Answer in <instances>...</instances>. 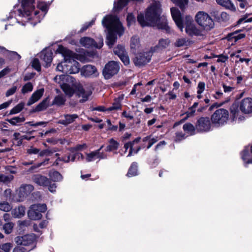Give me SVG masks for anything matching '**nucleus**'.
Masks as SVG:
<instances>
[{"label":"nucleus","instance_id":"obj_1","mask_svg":"<svg viewBox=\"0 0 252 252\" xmlns=\"http://www.w3.org/2000/svg\"><path fill=\"white\" fill-rule=\"evenodd\" d=\"M161 5L158 1H154L147 8L145 17L143 14L137 16V21L142 27L157 26L158 29L169 32L170 28L167 24L166 20L160 17Z\"/></svg>","mask_w":252,"mask_h":252},{"label":"nucleus","instance_id":"obj_2","mask_svg":"<svg viewBox=\"0 0 252 252\" xmlns=\"http://www.w3.org/2000/svg\"><path fill=\"white\" fill-rule=\"evenodd\" d=\"M102 24L108 30L106 44L111 48L117 41V34L121 36L124 29L117 17L112 15L105 16L102 21Z\"/></svg>","mask_w":252,"mask_h":252},{"label":"nucleus","instance_id":"obj_3","mask_svg":"<svg viewBox=\"0 0 252 252\" xmlns=\"http://www.w3.org/2000/svg\"><path fill=\"white\" fill-rule=\"evenodd\" d=\"M66 81L67 83H65L61 85V88L64 93L69 96H71L76 91L77 95L79 97H82V99L80 100V101L83 102L86 101L88 97L92 94V92L90 90L84 89L81 84L77 82L72 76L67 77Z\"/></svg>","mask_w":252,"mask_h":252},{"label":"nucleus","instance_id":"obj_4","mask_svg":"<svg viewBox=\"0 0 252 252\" xmlns=\"http://www.w3.org/2000/svg\"><path fill=\"white\" fill-rule=\"evenodd\" d=\"M57 52L62 54L64 60L66 61L67 68L64 70L66 74H75L79 72L81 69L79 63L75 60L76 58L74 53L62 45L59 46Z\"/></svg>","mask_w":252,"mask_h":252},{"label":"nucleus","instance_id":"obj_5","mask_svg":"<svg viewBox=\"0 0 252 252\" xmlns=\"http://www.w3.org/2000/svg\"><path fill=\"white\" fill-rule=\"evenodd\" d=\"M33 2L34 0H23L22 2V9H19L17 14L20 16L29 17L32 16L33 13V17H32V18L35 21L33 23V26H34L36 23L40 22V18L37 16L39 12V11L34 10Z\"/></svg>","mask_w":252,"mask_h":252},{"label":"nucleus","instance_id":"obj_6","mask_svg":"<svg viewBox=\"0 0 252 252\" xmlns=\"http://www.w3.org/2000/svg\"><path fill=\"white\" fill-rule=\"evenodd\" d=\"M196 22L206 30H210L214 27V22L209 15L203 12L199 11L196 15Z\"/></svg>","mask_w":252,"mask_h":252},{"label":"nucleus","instance_id":"obj_7","mask_svg":"<svg viewBox=\"0 0 252 252\" xmlns=\"http://www.w3.org/2000/svg\"><path fill=\"white\" fill-rule=\"evenodd\" d=\"M14 241L18 245L29 247L28 251H30L35 247L36 236L32 234L17 236L15 238Z\"/></svg>","mask_w":252,"mask_h":252},{"label":"nucleus","instance_id":"obj_8","mask_svg":"<svg viewBox=\"0 0 252 252\" xmlns=\"http://www.w3.org/2000/svg\"><path fill=\"white\" fill-rule=\"evenodd\" d=\"M229 113L224 109L217 110L212 115L211 120L213 124L218 126L223 125L226 123L228 119Z\"/></svg>","mask_w":252,"mask_h":252},{"label":"nucleus","instance_id":"obj_9","mask_svg":"<svg viewBox=\"0 0 252 252\" xmlns=\"http://www.w3.org/2000/svg\"><path fill=\"white\" fill-rule=\"evenodd\" d=\"M120 63L116 61L109 62L103 70V75L106 79L111 78L117 74L120 69Z\"/></svg>","mask_w":252,"mask_h":252},{"label":"nucleus","instance_id":"obj_10","mask_svg":"<svg viewBox=\"0 0 252 252\" xmlns=\"http://www.w3.org/2000/svg\"><path fill=\"white\" fill-rule=\"evenodd\" d=\"M80 43L83 46L86 48L95 47L96 48H100L103 45V38L100 37L97 43L93 39L88 37H84L80 39Z\"/></svg>","mask_w":252,"mask_h":252},{"label":"nucleus","instance_id":"obj_11","mask_svg":"<svg viewBox=\"0 0 252 252\" xmlns=\"http://www.w3.org/2000/svg\"><path fill=\"white\" fill-rule=\"evenodd\" d=\"M187 22L186 23V32L189 35H199L201 34V31L197 29L193 24L192 18L190 16L186 17Z\"/></svg>","mask_w":252,"mask_h":252},{"label":"nucleus","instance_id":"obj_12","mask_svg":"<svg viewBox=\"0 0 252 252\" xmlns=\"http://www.w3.org/2000/svg\"><path fill=\"white\" fill-rule=\"evenodd\" d=\"M151 59V55L149 52L140 53L134 59V63L136 66H142L149 63Z\"/></svg>","mask_w":252,"mask_h":252},{"label":"nucleus","instance_id":"obj_13","mask_svg":"<svg viewBox=\"0 0 252 252\" xmlns=\"http://www.w3.org/2000/svg\"><path fill=\"white\" fill-rule=\"evenodd\" d=\"M34 188L30 184H23L19 188L18 190V194L19 197V201H23L33 191Z\"/></svg>","mask_w":252,"mask_h":252},{"label":"nucleus","instance_id":"obj_14","mask_svg":"<svg viewBox=\"0 0 252 252\" xmlns=\"http://www.w3.org/2000/svg\"><path fill=\"white\" fill-rule=\"evenodd\" d=\"M196 128L199 131H208L210 129L211 123L209 118L201 117L198 121Z\"/></svg>","mask_w":252,"mask_h":252},{"label":"nucleus","instance_id":"obj_15","mask_svg":"<svg viewBox=\"0 0 252 252\" xmlns=\"http://www.w3.org/2000/svg\"><path fill=\"white\" fill-rule=\"evenodd\" d=\"M240 109L245 114L252 112V98L247 97L241 100L239 104Z\"/></svg>","mask_w":252,"mask_h":252},{"label":"nucleus","instance_id":"obj_16","mask_svg":"<svg viewBox=\"0 0 252 252\" xmlns=\"http://www.w3.org/2000/svg\"><path fill=\"white\" fill-rule=\"evenodd\" d=\"M171 13L175 23L181 31H183V25L181 18L180 11L176 8L172 7L171 8Z\"/></svg>","mask_w":252,"mask_h":252},{"label":"nucleus","instance_id":"obj_17","mask_svg":"<svg viewBox=\"0 0 252 252\" xmlns=\"http://www.w3.org/2000/svg\"><path fill=\"white\" fill-rule=\"evenodd\" d=\"M32 179L34 183L40 186L47 187L50 182L49 178L40 174L33 175Z\"/></svg>","mask_w":252,"mask_h":252},{"label":"nucleus","instance_id":"obj_18","mask_svg":"<svg viewBox=\"0 0 252 252\" xmlns=\"http://www.w3.org/2000/svg\"><path fill=\"white\" fill-rule=\"evenodd\" d=\"M81 75L88 77L92 76H95L97 72L96 69L94 66L92 65H84L80 69Z\"/></svg>","mask_w":252,"mask_h":252},{"label":"nucleus","instance_id":"obj_19","mask_svg":"<svg viewBox=\"0 0 252 252\" xmlns=\"http://www.w3.org/2000/svg\"><path fill=\"white\" fill-rule=\"evenodd\" d=\"M140 139H141V138L140 137H138L136 138L133 141H132L131 142H127V143H126V144H125V145H124V148L125 149V153H126L127 151V150L128 148L130 149L129 153L127 155V157H130L132 155L133 153L136 154L140 150V149H141L140 147H138L135 151H134L133 149V146L134 144V143H138L140 141Z\"/></svg>","mask_w":252,"mask_h":252},{"label":"nucleus","instance_id":"obj_20","mask_svg":"<svg viewBox=\"0 0 252 252\" xmlns=\"http://www.w3.org/2000/svg\"><path fill=\"white\" fill-rule=\"evenodd\" d=\"M62 119L58 121V123L67 126L70 124L73 123L75 120L78 118L77 114H65L62 116Z\"/></svg>","mask_w":252,"mask_h":252},{"label":"nucleus","instance_id":"obj_21","mask_svg":"<svg viewBox=\"0 0 252 252\" xmlns=\"http://www.w3.org/2000/svg\"><path fill=\"white\" fill-rule=\"evenodd\" d=\"M44 92V89H40L34 92L29 98L27 105L30 106L37 102L43 95Z\"/></svg>","mask_w":252,"mask_h":252},{"label":"nucleus","instance_id":"obj_22","mask_svg":"<svg viewBox=\"0 0 252 252\" xmlns=\"http://www.w3.org/2000/svg\"><path fill=\"white\" fill-rule=\"evenodd\" d=\"M37 207L36 206H33V205L30 207L28 212V217L30 219L37 220L41 218L42 214L37 211Z\"/></svg>","mask_w":252,"mask_h":252},{"label":"nucleus","instance_id":"obj_23","mask_svg":"<svg viewBox=\"0 0 252 252\" xmlns=\"http://www.w3.org/2000/svg\"><path fill=\"white\" fill-rule=\"evenodd\" d=\"M12 216L15 218H20L25 214V208L22 206L16 207L11 211Z\"/></svg>","mask_w":252,"mask_h":252},{"label":"nucleus","instance_id":"obj_24","mask_svg":"<svg viewBox=\"0 0 252 252\" xmlns=\"http://www.w3.org/2000/svg\"><path fill=\"white\" fill-rule=\"evenodd\" d=\"M216 1L218 4L232 11H234L236 10L234 5L230 0H216Z\"/></svg>","mask_w":252,"mask_h":252},{"label":"nucleus","instance_id":"obj_25","mask_svg":"<svg viewBox=\"0 0 252 252\" xmlns=\"http://www.w3.org/2000/svg\"><path fill=\"white\" fill-rule=\"evenodd\" d=\"M40 58L47 64L50 63L52 60V53L50 51H43L41 53Z\"/></svg>","mask_w":252,"mask_h":252},{"label":"nucleus","instance_id":"obj_26","mask_svg":"<svg viewBox=\"0 0 252 252\" xmlns=\"http://www.w3.org/2000/svg\"><path fill=\"white\" fill-rule=\"evenodd\" d=\"M50 181L54 182H60L63 180L62 175L57 171H51L49 173Z\"/></svg>","mask_w":252,"mask_h":252},{"label":"nucleus","instance_id":"obj_27","mask_svg":"<svg viewBox=\"0 0 252 252\" xmlns=\"http://www.w3.org/2000/svg\"><path fill=\"white\" fill-rule=\"evenodd\" d=\"M231 114L233 116V120H237L241 121L243 119L240 116V113L238 110V106L236 104H233L230 108Z\"/></svg>","mask_w":252,"mask_h":252},{"label":"nucleus","instance_id":"obj_28","mask_svg":"<svg viewBox=\"0 0 252 252\" xmlns=\"http://www.w3.org/2000/svg\"><path fill=\"white\" fill-rule=\"evenodd\" d=\"M170 43V41L168 38H161L159 40L155 48L158 50H163L167 48Z\"/></svg>","mask_w":252,"mask_h":252},{"label":"nucleus","instance_id":"obj_29","mask_svg":"<svg viewBox=\"0 0 252 252\" xmlns=\"http://www.w3.org/2000/svg\"><path fill=\"white\" fill-rule=\"evenodd\" d=\"M119 146V143L115 140L113 138H111L109 140V144L106 147V151L107 152H111L118 150Z\"/></svg>","mask_w":252,"mask_h":252},{"label":"nucleus","instance_id":"obj_30","mask_svg":"<svg viewBox=\"0 0 252 252\" xmlns=\"http://www.w3.org/2000/svg\"><path fill=\"white\" fill-rule=\"evenodd\" d=\"M245 37V34L244 33H239L237 31L229 33L227 36L228 40H234L236 42L239 39L243 38Z\"/></svg>","mask_w":252,"mask_h":252},{"label":"nucleus","instance_id":"obj_31","mask_svg":"<svg viewBox=\"0 0 252 252\" xmlns=\"http://www.w3.org/2000/svg\"><path fill=\"white\" fill-rule=\"evenodd\" d=\"M137 174V163L133 162L127 174V176L129 177L136 176Z\"/></svg>","mask_w":252,"mask_h":252},{"label":"nucleus","instance_id":"obj_32","mask_svg":"<svg viewBox=\"0 0 252 252\" xmlns=\"http://www.w3.org/2000/svg\"><path fill=\"white\" fill-rule=\"evenodd\" d=\"M65 100V98L63 96L58 95L54 98L53 101V104L58 106L63 105L64 104Z\"/></svg>","mask_w":252,"mask_h":252},{"label":"nucleus","instance_id":"obj_33","mask_svg":"<svg viewBox=\"0 0 252 252\" xmlns=\"http://www.w3.org/2000/svg\"><path fill=\"white\" fill-rule=\"evenodd\" d=\"M190 42L185 38L178 39L175 42V46L177 47L187 46L190 44Z\"/></svg>","mask_w":252,"mask_h":252},{"label":"nucleus","instance_id":"obj_34","mask_svg":"<svg viewBox=\"0 0 252 252\" xmlns=\"http://www.w3.org/2000/svg\"><path fill=\"white\" fill-rule=\"evenodd\" d=\"M24 106L25 104L23 102L19 103L10 111L9 114L13 115L19 113L23 110Z\"/></svg>","mask_w":252,"mask_h":252},{"label":"nucleus","instance_id":"obj_35","mask_svg":"<svg viewBox=\"0 0 252 252\" xmlns=\"http://www.w3.org/2000/svg\"><path fill=\"white\" fill-rule=\"evenodd\" d=\"M86 155V161L91 162L97 158V156L99 155V150H95L90 153H88Z\"/></svg>","mask_w":252,"mask_h":252},{"label":"nucleus","instance_id":"obj_36","mask_svg":"<svg viewBox=\"0 0 252 252\" xmlns=\"http://www.w3.org/2000/svg\"><path fill=\"white\" fill-rule=\"evenodd\" d=\"M140 41L139 38L136 36L132 37L130 40V46L131 49H136L139 47Z\"/></svg>","mask_w":252,"mask_h":252},{"label":"nucleus","instance_id":"obj_37","mask_svg":"<svg viewBox=\"0 0 252 252\" xmlns=\"http://www.w3.org/2000/svg\"><path fill=\"white\" fill-rule=\"evenodd\" d=\"M12 209V206L7 202L4 201H0V210L4 212H8Z\"/></svg>","mask_w":252,"mask_h":252},{"label":"nucleus","instance_id":"obj_38","mask_svg":"<svg viewBox=\"0 0 252 252\" xmlns=\"http://www.w3.org/2000/svg\"><path fill=\"white\" fill-rule=\"evenodd\" d=\"M6 56L10 59V60H15L18 61L21 58L20 55H19L17 52L14 51H10L7 50Z\"/></svg>","mask_w":252,"mask_h":252},{"label":"nucleus","instance_id":"obj_39","mask_svg":"<svg viewBox=\"0 0 252 252\" xmlns=\"http://www.w3.org/2000/svg\"><path fill=\"white\" fill-rule=\"evenodd\" d=\"M68 76H69L65 75L64 74L61 75H57L54 77V80L56 83L59 84L60 85V86L61 87V85L65 83L64 81V80L66 81V77Z\"/></svg>","mask_w":252,"mask_h":252},{"label":"nucleus","instance_id":"obj_40","mask_svg":"<svg viewBox=\"0 0 252 252\" xmlns=\"http://www.w3.org/2000/svg\"><path fill=\"white\" fill-rule=\"evenodd\" d=\"M121 109V104L120 100L119 99H115L112 106L109 107L107 109V111H112Z\"/></svg>","mask_w":252,"mask_h":252},{"label":"nucleus","instance_id":"obj_41","mask_svg":"<svg viewBox=\"0 0 252 252\" xmlns=\"http://www.w3.org/2000/svg\"><path fill=\"white\" fill-rule=\"evenodd\" d=\"M25 119L24 117H15L12 119L7 120L8 123L12 125H16L18 123H22L24 122Z\"/></svg>","mask_w":252,"mask_h":252},{"label":"nucleus","instance_id":"obj_42","mask_svg":"<svg viewBox=\"0 0 252 252\" xmlns=\"http://www.w3.org/2000/svg\"><path fill=\"white\" fill-rule=\"evenodd\" d=\"M198 103L197 102H195L193 103L192 107L190 108V112L187 113V116L182 120L180 122V123H182L184 122L185 120H186L188 118L191 117L193 116L195 110V108L198 106Z\"/></svg>","mask_w":252,"mask_h":252},{"label":"nucleus","instance_id":"obj_43","mask_svg":"<svg viewBox=\"0 0 252 252\" xmlns=\"http://www.w3.org/2000/svg\"><path fill=\"white\" fill-rule=\"evenodd\" d=\"M13 175L6 176L3 174H0V182L7 184L10 183L13 179Z\"/></svg>","mask_w":252,"mask_h":252},{"label":"nucleus","instance_id":"obj_44","mask_svg":"<svg viewBox=\"0 0 252 252\" xmlns=\"http://www.w3.org/2000/svg\"><path fill=\"white\" fill-rule=\"evenodd\" d=\"M249 156V151L247 149L244 150L241 154V157L243 160L246 163H252V159H248Z\"/></svg>","mask_w":252,"mask_h":252},{"label":"nucleus","instance_id":"obj_45","mask_svg":"<svg viewBox=\"0 0 252 252\" xmlns=\"http://www.w3.org/2000/svg\"><path fill=\"white\" fill-rule=\"evenodd\" d=\"M174 3L178 5L180 8L183 10L188 3V0H171Z\"/></svg>","mask_w":252,"mask_h":252},{"label":"nucleus","instance_id":"obj_46","mask_svg":"<svg viewBox=\"0 0 252 252\" xmlns=\"http://www.w3.org/2000/svg\"><path fill=\"white\" fill-rule=\"evenodd\" d=\"M184 131L193 134L195 130L194 126L190 123H187L183 126Z\"/></svg>","mask_w":252,"mask_h":252},{"label":"nucleus","instance_id":"obj_47","mask_svg":"<svg viewBox=\"0 0 252 252\" xmlns=\"http://www.w3.org/2000/svg\"><path fill=\"white\" fill-rule=\"evenodd\" d=\"M14 226L12 222H8L3 226V229L6 234H10L12 232Z\"/></svg>","mask_w":252,"mask_h":252},{"label":"nucleus","instance_id":"obj_48","mask_svg":"<svg viewBox=\"0 0 252 252\" xmlns=\"http://www.w3.org/2000/svg\"><path fill=\"white\" fill-rule=\"evenodd\" d=\"M126 52L125 48L122 45H118L114 49V53L115 54L120 57Z\"/></svg>","mask_w":252,"mask_h":252},{"label":"nucleus","instance_id":"obj_49","mask_svg":"<svg viewBox=\"0 0 252 252\" xmlns=\"http://www.w3.org/2000/svg\"><path fill=\"white\" fill-rule=\"evenodd\" d=\"M33 86L31 82L26 84L22 88L21 92L23 94H26L32 91Z\"/></svg>","mask_w":252,"mask_h":252},{"label":"nucleus","instance_id":"obj_50","mask_svg":"<svg viewBox=\"0 0 252 252\" xmlns=\"http://www.w3.org/2000/svg\"><path fill=\"white\" fill-rule=\"evenodd\" d=\"M47 106L46 100H43L36 106L35 108V111L39 112L43 111L46 109Z\"/></svg>","mask_w":252,"mask_h":252},{"label":"nucleus","instance_id":"obj_51","mask_svg":"<svg viewBox=\"0 0 252 252\" xmlns=\"http://www.w3.org/2000/svg\"><path fill=\"white\" fill-rule=\"evenodd\" d=\"M66 61L64 60L63 62H62L60 63H59L56 67L57 70L61 72H63V73L66 74V72L64 71L65 69L67 68L66 66Z\"/></svg>","mask_w":252,"mask_h":252},{"label":"nucleus","instance_id":"obj_52","mask_svg":"<svg viewBox=\"0 0 252 252\" xmlns=\"http://www.w3.org/2000/svg\"><path fill=\"white\" fill-rule=\"evenodd\" d=\"M12 247V245L10 243H6L0 245V249H1L4 252H9Z\"/></svg>","mask_w":252,"mask_h":252},{"label":"nucleus","instance_id":"obj_53","mask_svg":"<svg viewBox=\"0 0 252 252\" xmlns=\"http://www.w3.org/2000/svg\"><path fill=\"white\" fill-rule=\"evenodd\" d=\"M56 151L55 150H49L46 149L42 150L41 151H39V157H43L44 156H50L51 154L56 152Z\"/></svg>","mask_w":252,"mask_h":252},{"label":"nucleus","instance_id":"obj_54","mask_svg":"<svg viewBox=\"0 0 252 252\" xmlns=\"http://www.w3.org/2000/svg\"><path fill=\"white\" fill-rule=\"evenodd\" d=\"M119 58L125 64V65H127L129 64V59L126 52H125L120 57H119Z\"/></svg>","mask_w":252,"mask_h":252},{"label":"nucleus","instance_id":"obj_55","mask_svg":"<svg viewBox=\"0 0 252 252\" xmlns=\"http://www.w3.org/2000/svg\"><path fill=\"white\" fill-rule=\"evenodd\" d=\"M205 84L203 82H199L197 87V93L198 94H201L205 90Z\"/></svg>","mask_w":252,"mask_h":252},{"label":"nucleus","instance_id":"obj_56","mask_svg":"<svg viewBox=\"0 0 252 252\" xmlns=\"http://www.w3.org/2000/svg\"><path fill=\"white\" fill-rule=\"evenodd\" d=\"M32 66L37 71H40L41 66L39 61L37 59H34L33 60L32 62Z\"/></svg>","mask_w":252,"mask_h":252},{"label":"nucleus","instance_id":"obj_57","mask_svg":"<svg viewBox=\"0 0 252 252\" xmlns=\"http://www.w3.org/2000/svg\"><path fill=\"white\" fill-rule=\"evenodd\" d=\"M159 139L158 136L153 137L150 135V138L149 139V144L147 146V149H150L152 146L156 143Z\"/></svg>","mask_w":252,"mask_h":252},{"label":"nucleus","instance_id":"obj_58","mask_svg":"<svg viewBox=\"0 0 252 252\" xmlns=\"http://www.w3.org/2000/svg\"><path fill=\"white\" fill-rule=\"evenodd\" d=\"M87 145L86 144L77 145L73 148H71L69 150L71 152L74 153L75 151H80L82 150L83 148H86Z\"/></svg>","mask_w":252,"mask_h":252},{"label":"nucleus","instance_id":"obj_59","mask_svg":"<svg viewBox=\"0 0 252 252\" xmlns=\"http://www.w3.org/2000/svg\"><path fill=\"white\" fill-rule=\"evenodd\" d=\"M33 206H36L37 211H39L41 214V213L45 212L47 210V206L45 204H34Z\"/></svg>","mask_w":252,"mask_h":252},{"label":"nucleus","instance_id":"obj_60","mask_svg":"<svg viewBox=\"0 0 252 252\" xmlns=\"http://www.w3.org/2000/svg\"><path fill=\"white\" fill-rule=\"evenodd\" d=\"M55 156L58 157V159H57V160H59V161H63L64 162H66V163H67V162H69L70 161V157H71V155H69L66 157H63L62 158H60V157H58L59 156V154H56L55 155Z\"/></svg>","mask_w":252,"mask_h":252},{"label":"nucleus","instance_id":"obj_61","mask_svg":"<svg viewBox=\"0 0 252 252\" xmlns=\"http://www.w3.org/2000/svg\"><path fill=\"white\" fill-rule=\"evenodd\" d=\"M17 89V88L16 86H13L12 88L8 89L5 93L6 96L8 97L13 94L16 91Z\"/></svg>","mask_w":252,"mask_h":252},{"label":"nucleus","instance_id":"obj_62","mask_svg":"<svg viewBox=\"0 0 252 252\" xmlns=\"http://www.w3.org/2000/svg\"><path fill=\"white\" fill-rule=\"evenodd\" d=\"M185 135L182 132H177L176 133V137L175 138V140L176 142L180 141L183 139L185 138Z\"/></svg>","mask_w":252,"mask_h":252},{"label":"nucleus","instance_id":"obj_63","mask_svg":"<svg viewBox=\"0 0 252 252\" xmlns=\"http://www.w3.org/2000/svg\"><path fill=\"white\" fill-rule=\"evenodd\" d=\"M127 25L129 26L130 25L132 24L135 22V18L134 16L132 14H128L127 16Z\"/></svg>","mask_w":252,"mask_h":252},{"label":"nucleus","instance_id":"obj_64","mask_svg":"<svg viewBox=\"0 0 252 252\" xmlns=\"http://www.w3.org/2000/svg\"><path fill=\"white\" fill-rule=\"evenodd\" d=\"M28 250L21 246L16 247L13 251V252H26Z\"/></svg>","mask_w":252,"mask_h":252}]
</instances>
